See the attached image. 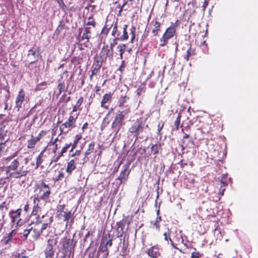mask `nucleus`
<instances>
[{
    "mask_svg": "<svg viewBox=\"0 0 258 258\" xmlns=\"http://www.w3.org/2000/svg\"><path fill=\"white\" fill-rule=\"evenodd\" d=\"M53 221V217L48 215H44L40 217L38 215L36 218L35 222H31L30 227L31 228V235L33 240H38L41 233L47 227H50V224Z\"/></svg>",
    "mask_w": 258,
    "mask_h": 258,
    "instance_id": "f257e3e1",
    "label": "nucleus"
},
{
    "mask_svg": "<svg viewBox=\"0 0 258 258\" xmlns=\"http://www.w3.org/2000/svg\"><path fill=\"white\" fill-rule=\"evenodd\" d=\"M128 132L134 134L136 140L138 138L147 140L149 129L148 125L146 124L145 120L143 118H139L129 128Z\"/></svg>",
    "mask_w": 258,
    "mask_h": 258,
    "instance_id": "f03ea898",
    "label": "nucleus"
},
{
    "mask_svg": "<svg viewBox=\"0 0 258 258\" xmlns=\"http://www.w3.org/2000/svg\"><path fill=\"white\" fill-rule=\"evenodd\" d=\"M75 242L73 239L65 238L62 242V258H73Z\"/></svg>",
    "mask_w": 258,
    "mask_h": 258,
    "instance_id": "7ed1b4c3",
    "label": "nucleus"
},
{
    "mask_svg": "<svg viewBox=\"0 0 258 258\" xmlns=\"http://www.w3.org/2000/svg\"><path fill=\"white\" fill-rule=\"evenodd\" d=\"M124 116L123 112L119 111L116 114L111 124V128L112 131V133L114 134V138L117 136L119 132L123 128V126L125 124Z\"/></svg>",
    "mask_w": 258,
    "mask_h": 258,
    "instance_id": "20e7f679",
    "label": "nucleus"
},
{
    "mask_svg": "<svg viewBox=\"0 0 258 258\" xmlns=\"http://www.w3.org/2000/svg\"><path fill=\"white\" fill-rule=\"evenodd\" d=\"M57 242L56 238H50L47 240V246L44 250L45 258H57L58 257V253L55 254L53 248Z\"/></svg>",
    "mask_w": 258,
    "mask_h": 258,
    "instance_id": "39448f33",
    "label": "nucleus"
},
{
    "mask_svg": "<svg viewBox=\"0 0 258 258\" xmlns=\"http://www.w3.org/2000/svg\"><path fill=\"white\" fill-rule=\"evenodd\" d=\"M176 32V26L172 23V25L168 27L162 37L160 38L161 46H165L168 42V40L172 38Z\"/></svg>",
    "mask_w": 258,
    "mask_h": 258,
    "instance_id": "423d86ee",
    "label": "nucleus"
},
{
    "mask_svg": "<svg viewBox=\"0 0 258 258\" xmlns=\"http://www.w3.org/2000/svg\"><path fill=\"white\" fill-rule=\"evenodd\" d=\"M22 210L21 209H18L15 211H10L9 212V216L11 218V223L12 226L18 227L22 225V221L20 218Z\"/></svg>",
    "mask_w": 258,
    "mask_h": 258,
    "instance_id": "0eeeda50",
    "label": "nucleus"
},
{
    "mask_svg": "<svg viewBox=\"0 0 258 258\" xmlns=\"http://www.w3.org/2000/svg\"><path fill=\"white\" fill-rule=\"evenodd\" d=\"M39 197L41 200L47 202L49 198L50 194V188L48 185L45 184L44 182H42L39 185Z\"/></svg>",
    "mask_w": 258,
    "mask_h": 258,
    "instance_id": "6e6552de",
    "label": "nucleus"
},
{
    "mask_svg": "<svg viewBox=\"0 0 258 258\" xmlns=\"http://www.w3.org/2000/svg\"><path fill=\"white\" fill-rule=\"evenodd\" d=\"M129 167V163L126 164L122 166V170L121 171L119 176L116 179V180H119V185L124 183L127 181L130 173Z\"/></svg>",
    "mask_w": 258,
    "mask_h": 258,
    "instance_id": "1a4fd4ad",
    "label": "nucleus"
},
{
    "mask_svg": "<svg viewBox=\"0 0 258 258\" xmlns=\"http://www.w3.org/2000/svg\"><path fill=\"white\" fill-rule=\"evenodd\" d=\"M25 94L23 90H20L15 101V108L17 109L18 111L22 107V103L25 100Z\"/></svg>",
    "mask_w": 258,
    "mask_h": 258,
    "instance_id": "9d476101",
    "label": "nucleus"
},
{
    "mask_svg": "<svg viewBox=\"0 0 258 258\" xmlns=\"http://www.w3.org/2000/svg\"><path fill=\"white\" fill-rule=\"evenodd\" d=\"M40 52L37 48L32 47L28 51V56L31 60L30 63H32L37 61Z\"/></svg>",
    "mask_w": 258,
    "mask_h": 258,
    "instance_id": "9b49d317",
    "label": "nucleus"
},
{
    "mask_svg": "<svg viewBox=\"0 0 258 258\" xmlns=\"http://www.w3.org/2000/svg\"><path fill=\"white\" fill-rule=\"evenodd\" d=\"M76 125L68 121H66L59 126L60 134H67L70 131L75 127Z\"/></svg>",
    "mask_w": 258,
    "mask_h": 258,
    "instance_id": "f8f14e48",
    "label": "nucleus"
},
{
    "mask_svg": "<svg viewBox=\"0 0 258 258\" xmlns=\"http://www.w3.org/2000/svg\"><path fill=\"white\" fill-rule=\"evenodd\" d=\"M20 165V163L18 159H14L9 165L5 167V171L7 174L13 171L16 170Z\"/></svg>",
    "mask_w": 258,
    "mask_h": 258,
    "instance_id": "ddd939ff",
    "label": "nucleus"
},
{
    "mask_svg": "<svg viewBox=\"0 0 258 258\" xmlns=\"http://www.w3.org/2000/svg\"><path fill=\"white\" fill-rule=\"evenodd\" d=\"M109 251L106 245L100 246L98 250L95 258H107Z\"/></svg>",
    "mask_w": 258,
    "mask_h": 258,
    "instance_id": "4468645a",
    "label": "nucleus"
},
{
    "mask_svg": "<svg viewBox=\"0 0 258 258\" xmlns=\"http://www.w3.org/2000/svg\"><path fill=\"white\" fill-rule=\"evenodd\" d=\"M84 26V32H83V35L81 37V40H86V42H88L90 38L91 37V34L92 27L90 26Z\"/></svg>",
    "mask_w": 258,
    "mask_h": 258,
    "instance_id": "2eb2a0df",
    "label": "nucleus"
},
{
    "mask_svg": "<svg viewBox=\"0 0 258 258\" xmlns=\"http://www.w3.org/2000/svg\"><path fill=\"white\" fill-rule=\"evenodd\" d=\"M147 253L149 256L152 258H157L160 255L159 249L157 246H153L149 248Z\"/></svg>",
    "mask_w": 258,
    "mask_h": 258,
    "instance_id": "dca6fc26",
    "label": "nucleus"
},
{
    "mask_svg": "<svg viewBox=\"0 0 258 258\" xmlns=\"http://www.w3.org/2000/svg\"><path fill=\"white\" fill-rule=\"evenodd\" d=\"M101 51L104 52L105 58L106 59L107 57L112 58L113 55V49L111 47H109L108 45H104L101 49Z\"/></svg>",
    "mask_w": 258,
    "mask_h": 258,
    "instance_id": "f3484780",
    "label": "nucleus"
},
{
    "mask_svg": "<svg viewBox=\"0 0 258 258\" xmlns=\"http://www.w3.org/2000/svg\"><path fill=\"white\" fill-rule=\"evenodd\" d=\"M150 26L153 27L152 32L154 36H157L158 31L160 30L161 23L157 21L153 20L150 23Z\"/></svg>",
    "mask_w": 258,
    "mask_h": 258,
    "instance_id": "a211bd4d",
    "label": "nucleus"
},
{
    "mask_svg": "<svg viewBox=\"0 0 258 258\" xmlns=\"http://www.w3.org/2000/svg\"><path fill=\"white\" fill-rule=\"evenodd\" d=\"M95 146V143L94 142H92L90 143L89 145L88 148L87 150L85 153V156L84 157L83 159V163H84L85 162H86L88 160V158L87 157L88 156L92 153L94 149Z\"/></svg>",
    "mask_w": 258,
    "mask_h": 258,
    "instance_id": "6ab92c4d",
    "label": "nucleus"
},
{
    "mask_svg": "<svg viewBox=\"0 0 258 258\" xmlns=\"http://www.w3.org/2000/svg\"><path fill=\"white\" fill-rule=\"evenodd\" d=\"M77 160V158H75V159L71 160L67 164V167L66 168V171L67 173H68L69 174H71L72 172L75 170L76 168L75 166V162Z\"/></svg>",
    "mask_w": 258,
    "mask_h": 258,
    "instance_id": "aec40b11",
    "label": "nucleus"
},
{
    "mask_svg": "<svg viewBox=\"0 0 258 258\" xmlns=\"http://www.w3.org/2000/svg\"><path fill=\"white\" fill-rule=\"evenodd\" d=\"M112 95L111 94L108 93L105 94L103 95L102 99L101 102V105L102 107L107 108L108 107L105 105V104L108 102L109 101H110L111 99Z\"/></svg>",
    "mask_w": 258,
    "mask_h": 258,
    "instance_id": "412c9836",
    "label": "nucleus"
},
{
    "mask_svg": "<svg viewBox=\"0 0 258 258\" xmlns=\"http://www.w3.org/2000/svg\"><path fill=\"white\" fill-rule=\"evenodd\" d=\"M105 59L104 52L103 51H101L99 53V56L97 57L95 60V63L94 65L99 66L100 68H101L103 61Z\"/></svg>",
    "mask_w": 258,
    "mask_h": 258,
    "instance_id": "4be33fe9",
    "label": "nucleus"
},
{
    "mask_svg": "<svg viewBox=\"0 0 258 258\" xmlns=\"http://www.w3.org/2000/svg\"><path fill=\"white\" fill-rule=\"evenodd\" d=\"M127 25L124 24L123 25L122 27V34L119 36V39H120V41H124L126 40L128 38V33L127 31Z\"/></svg>",
    "mask_w": 258,
    "mask_h": 258,
    "instance_id": "5701e85b",
    "label": "nucleus"
},
{
    "mask_svg": "<svg viewBox=\"0 0 258 258\" xmlns=\"http://www.w3.org/2000/svg\"><path fill=\"white\" fill-rule=\"evenodd\" d=\"M195 180L193 178L186 177L184 179V183L188 188H193L195 186Z\"/></svg>",
    "mask_w": 258,
    "mask_h": 258,
    "instance_id": "b1692460",
    "label": "nucleus"
},
{
    "mask_svg": "<svg viewBox=\"0 0 258 258\" xmlns=\"http://www.w3.org/2000/svg\"><path fill=\"white\" fill-rule=\"evenodd\" d=\"M195 146L194 142L191 140H188V143H186V141H183L182 143V144L180 145L181 147V150L183 151L184 149L186 147H188L189 148H193ZM183 154V152L182 153Z\"/></svg>",
    "mask_w": 258,
    "mask_h": 258,
    "instance_id": "393cba45",
    "label": "nucleus"
},
{
    "mask_svg": "<svg viewBox=\"0 0 258 258\" xmlns=\"http://www.w3.org/2000/svg\"><path fill=\"white\" fill-rule=\"evenodd\" d=\"M161 144L159 142H157L154 145H153L151 147L152 154L154 155H156L159 152V149L161 148Z\"/></svg>",
    "mask_w": 258,
    "mask_h": 258,
    "instance_id": "a878e982",
    "label": "nucleus"
},
{
    "mask_svg": "<svg viewBox=\"0 0 258 258\" xmlns=\"http://www.w3.org/2000/svg\"><path fill=\"white\" fill-rule=\"evenodd\" d=\"M82 138V135L80 134L77 135L75 136V140H74V142L73 143H72L71 145V149L70 151V152H72L73 150L76 147L77 145L80 140Z\"/></svg>",
    "mask_w": 258,
    "mask_h": 258,
    "instance_id": "bb28decb",
    "label": "nucleus"
},
{
    "mask_svg": "<svg viewBox=\"0 0 258 258\" xmlns=\"http://www.w3.org/2000/svg\"><path fill=\"white\" fill-rule=\"evenodd\" d=\"M9 139L0 142V153L6 151L9 148V146L7 145Z\"/></svg>",
    "mask_w": 258,
    "mask_h": 258,
    "instance_id": "cd10ccee",
    "label": "nucleus"
},
{
    "mask_svg": "<svg viewBox=\"0 0 258 258\" xmlns=\"http://www.w3.org/2000/svg\"><path fill=\"white\" fill-rule=\"evenodd\" d=\"M38 141L33 136H32L31 139L28 141L27 147L28 148H33L35 147L36 143Z\"/></svg>",
    "mask_w": 258,
    "mask_h": 258,
    "instance_id": "c85d7f7f",
    "label": "nucleus"
},
{
    "mask_svg": "<svg viewBox=\"0 0 258 258\" xmlns=\"http://www.w3.org/2000/svg\"><path fill=\"white\" fill-rule=\"evenodd\" d=\"M126 45L124 44H120L117 46L119 55H121V59L123 58V54L124 53L126 49Z\"/></svg>",
    "mask_w": 258,
    "mask_h": 258,
    "instance_id": "c756f323",
    "label": "nucleus"
},
{
    "mask_svg": "<svg viewBox=\"0 0 258 258\" xmlns=\"http://www.w3.org/2000/svg\"><path fill=\"white\" fill-rule=\"evenodd\" d=\"M109 120L108 119V115H107L103 119L102 124L100 126L101 131H103L109 124Z\"/></svg>",
    "mask_w": 258,
    "mask_h": 258,
    "instance_id": "7c9ffc66",
    "label": "nucleus"
},
{
    "mask_svg": "<svg viewBox=\"0 0 258 258\" xmlns=\"http://www.w3.org/2000/svg\"><path fill=\"white\" fill-rule=\"evenodd\" d=\"M31 228H32L30 227V224H29L26 228L24 230L23 236L26 239L27 238L28 235L31 233Z\"/></svg>",
    "mask_w": 258,
    "mask_h": 258,
    "instance_id": "2f4dec72",
    "label": "nucleus"
},
{
    "mask_svg": "<svg viewBox=\"0 0 258 258\" xmlns=\"http://www.w3.org/2000/svg\"><path fill=\"white\" fill-rule=\"evenodd\" d=\"M96 25V22L93 20L91 17L89 18V21L87 23H84V26H92V28H95Z\"/></svg>",
    "mask_w": 258,
    "mask_h": 258,
    "instance_id": "473e14b6",
    "label": "nucleus"
},
{
    "mask_svg": "<svg viewBox=\"0 0 258 258\" xmlns=\"http://www.w3.org/2000/svg\"><path fill=\"white\" fill-rule=\"evenodd\" d=\"M43 152V151L41 152L36 158V168H37L43 162V159L42 158Z\"/></svg>",
    "mask_w": 258,
    "mask_h": 258,
    "instance_id": "72a5a7b5",
    "label": "nucleus"
},
{
    "mask_svg": "<svg viewBox=\"0 0 258 258\" xmlns=\"http://www.w3.org/2000/svg\"><path fill=\"white\" fill-rule=\"evenodd\" d=\"M47 87V84L46 82H44L41 83L37 85L36 87L35 90L36 91H40L41 90H43Z\"/></svg>",
    "mask_w": 258,
    "mask_h": 258,
    "instance_id": "f704fd0d",
    "label": "nucleus"
},
{
    "mask_svg": "<svg viewBox=\"0 0 258 258\" xmlns=\"http://www.w3.org/2000/svg\"><path fill=\"white\" fill-rule=\"evenodd\" d=\"M16 232L17 230L16 229H14L8 234L7 237L6 238H7V239L6 240L7 243L11 240L13 236L16 234Z\"/></svg>",
    "mask_w": 258,
    "mask_h": 258,
    "instance_id": "c9c22d12",
    "label": "nucleus"
},
{
    "mask_svg": "<svg viewBox=\"0 0 258 258\" xmlns=\"http://www.w3.org/2000/svg\"><path fill=\"white\" fill-rule=\"evenodd\" d=\"M63 217V220L64 221H67V223H68V221L69 219L71 218V217L73 216L71 212H64L63 215H62Z\"/></svg>",
    "mask_w": 258,
    "mask_h": 258,
    "instance_id": "e433bc0d",
    "label": "nucleus"
},
{
    "mask_svg": "<svg viewBox=\"0 0 258 258\" xmlns=\"http://www.w3.org/2000/svg\"><path fill=\"white\" fill-rule=\"evenodd\" d=\"M57 88L59 90L58 95H60L62 92H64L66 90V88L64 83H60L57 86Z\"/></svg>",
    "mask_w": 258,
    "mask_h": 258,
    "instance_id": "4c0bfd02",
    "label": "nucleus"
},
{
    "mask_svg": "<svg viewBox=\"0 0 258 258\" xmlns=\"http://www.w3.org/2000/svg\"><path fill=\"white\" fill-rule=\"evenodd\" d=\"M10 177H14L15 178H20L22 177L19 173H18L16 170L13 171V172H11L8 173Z\"/></svg>",
    "mask_w": 258,
    "mask_h": 258,
    "instance_id": "58836bf2",
    "label": "nucleus"
},
{
    "mask_svg": "<svg viewBox=\"0 0 258 258\" xmlns=\"http://www.w3.org/2000/svg\"><path fill=\"white\" fill-rule=\"evenodd\" d=\"M194 54V50H192L190 47L186 51V54L184 56V58L186 60H188L190 56Z\"/></svg>",
    "mask_w": 258,
    "mask_h": 258,
    "instance_id": "ea45409f",
    "label": "nucleus"
},
{
    "mask_svg": "<svg viewBox=\"0 0 258 258\" xmlns=\"http://www.w3.org/2000/svg\"><path fill=\"white\" fill-rule=\"evenodd\" d=\"M71 145H72V143H70L69 144H66L62 148V149H61V151L60 152V155H63V154L65 153H66L68 149H69V148L70 147H71Z\"/></svg>",
    "mask_w": 258,
    "mask_h": 258,
    "instance_id": "a19ab883",
    "label": "nucleus"
},
{
    "mask_svg": "<svg viewBox=\"0 0 258 258\" xmlns=\"http://www.w3.org/2000/svg\"><path fill=\"white\" fill-rule=\"evenodd\" d=\"M128 99V97H127L126 96H124L121 97V98H120L119 102H118L119 106H122L123 105V104L124 103H125Z\"/></svg>",
    "mask_w": 258,
    "mask_h": 258,
    "instance_id": "79ce46f5",
    "label": "nucleus"
},
{
    "mask_svg": "<svg viewBox=\"0 0 258 258\" xmlns=\"http://www.w3.org/2000/svg\"><path fill=\"white\" fill-rule=\"evenodd\" d=\"M120 40L119 39V34H117V37H115L114 39H113L112 42L110 43V47L111 48H113V47L117 44V41Z\"/></svg>",
    "mask_w": 258,
    "mask_h": 258,
    "instance_id": "37998d69",
    "label": "nucleus"
},
{
    "mask_svg": "<svg viewBox=\"0 0 258 258\" xmlns=\"http://www.w3.org/2000/svg\"><path fill=\"white\" fill-rule=\"evenodd\" d=\"M181 115L179 113L176 117V120L174 122V125L176 126L177 130L179 128V125L180 122Z\"/></svg>",
    "mask_w": 258,
    "mask_h": 258,
    "instance_id": "c03bdc74",
    "label": "nucleus"
},
{
    "mask_svg": "<svg viewBox=\"0 0 258 258\" xmlns=\"http://www.w3.org/2000/svg\"><path fill=\"white\" fill-rule=\"evenodd\" d=\"M100 69L99 66H95L94 69L92 71L91 75L90 76L91 79H92L93 75H95L97 74L98 70Z\"/></svg>",
    "mask_w": 258,
    "mask_h": 258,
    "instance_id": "a18cd8bd",
    "label": "nucleus"
},
{
    "mask_svg": "<svg viewBox=\"0 0 258 258\" xmlns=\"http://www.w3.org/2000/svg\"><path fill=\"white\" fill-rule=\"evenodd\" d=\"M40 211V208L39 206L34 205L32 212V214L33 215H36Z\"/></svg>",
    "mask_w": 258,
    "mask_h": 258,
    "instance_id": "49530a36",
    "label": "nucleus"
},
{
    "mask_svg": "<svg viewBox=\"0 0 258 258\" xmlns=\"http://www.w3.org/2000/svg\"><path fill=\"white\" fill-rule=\"evenodd\" d=\"M16 171L19 173L22 176H25L28 173L27 170H24L20 168L19 170L18 169L16 170Z\"/></svg>",
    "mask_w": 258,
    "mask_h": 258,
    "instance_id": "de8ad7c7",
    "label": "nucleus"
},
{
    "mask_svg": "<svg viewBox=\"0 0 258 258\" xmlns=\"http://www.w3.org/2000/svg\"><path fill=\"white\" fill-rule=\"evenodd\" d=\"M117 21L115 22V23L113 26V29L112 31V35L113 36H115L116 34L117 33Z\"/></svg>",
    "mask_w": 258,
    "mask_h": 258,
    "instance_id": "09e8293b",
    "label": "nucleus"
},
{
    "mask_svg": "<svg viewBox=\"0 0 258 258\" xmlns=\"http://www.w3.org/2000/svg\"><path fill=\"white\" fill-rule=\"evenodd\" d=\"M46 134V132L44 131H41L37 137H35L38 141L41 139Z\"/></svg>",
    "mask_w": 258,
    "mask_h": 258,
    "instance_id": "8fccbe9b",
    "label": "nucleus"
},
{
    "mask_svg": "<svg viewBox=\"0 0 258 258\" xmlns=\"http://www.w3.org/2000/svg\"><path fill=\"white\" fill-rule=\"evenodd\" d=\"M41 199L39 195H37V197H35L33 199V203L35 206H39V204L40 203V200Z\"/></svg>",
    "mask_w": 258,
    "mask_h": 258,
    "instance_id": "3c124183",
    "label": "nucleus"
},
{
    "mask_svg": "<svg viewBox=\"0 0 258 258\" xmlns=\"http://www.w3.org/2000/svg\"><path fill=\"white\" fill-rule=\"evenodd\" d=\"M170 232L169 230L168 229V230L167 232H165L163 234V236L164 237V239L166 241H168V240H171V238L169 236Z\"/></svg>",
    "mask_w": 258,
    "mask_h": 258,
    "instance_id": "603ef678",
    "label": "nucleus"
},
{
    "mask_svg": "<svg viewBox=\"0 0 258 258\" xmlns=\"http://www.w3.org/2000/svg\"><path fill=\"white\" fill-rule=\"evenodd\" d=\"M6 136V133H4V131L2 130V128H1L0 129V142H1L2 140L3 141H5V136Z\"/></svg>",
    "mask_w": 258,
    "mask_h": 258,
    "instance_id": "864d4df0",
    "label": "nucleus"
},
{
    "mask_svg": "<svg viewBox=\"0 0 258 258\" xmlns=\"http://www.w3.org/2000/svg\"><path fill=\"white\" fill-rule=\"evenodd\" d=\"M151 224L152 225H153V226L156 228V229L159 231L160 230V224L158 222H157V221H151Z\"/></svg>",
    "mask_w": 258,
    "mask_h": 258,
    "instance_id": "5fc2aeb1",
    "label": "nucleus"
},
{
    "mask_svg": "<svg viewBox=\"0 0 258 258\" xmlns=\"http://www.w3.org/2000/svg\"><path fill=\"white\" fill-rule=\"evenodd\" d=\"M201 256V254L198 252H192L191 258H199Z\"/></svg>",
    "mask_w": 258,
    "mask_h": 258,
    "instance_id": "6e6d98bb",
    "label": "nucleus"
},
{
    "mask_svg": "<svg viewBox=\"0 0 258 258\" xmlns=\"http://www.w3.org/2000/svg\"><path fill=\"white\" fill-rule=\"evenodd\" d=\"M95 254V250H93L92 251H90L87 255V258H94Z\"/></svg>",
    "mask_w": 258,
    "mask_h": 258,
    "instance_id": "4d7b16f0",
    "label": "nucleus"
},
{
    "mask_svg": "<svg viewBox=\"0 0 258 258\" xmlns=\"http://www.w3.org/2000/svg\"><path fill=\"white\" fill-rule=\"evenodd\" d=\"M121 254L123 256L126 254V246H125L124 243H123V246L121 251Z\"/></svg>",
    "mask_w": 258,
    "mask_h": 258,
    "instance_id": "13d9d810",
    "label": "nucleus"
},
{
    "mask_svg": "<svg viewBox=\"0 0 258 258\" xmlns=\"http://www.w3.org/2000/svg\"><path fill=\"white\" fill-rule=\"evenodd\" d=\"M67 121L72 123V124H75L76 118H74L73 116L71 115L70 116Z\"/></svg>",
    "mask_w": 258,
    "mask_h": 258,
    "instance_id": "bf43d9fd",
    "label": "nucleus"
},
{
    "mask_svg": "<svg viewBox=\"0 0 258 258\" xmlns=\"http://www.w3.org/2000/svg\"><path fill=\"white\" fill-rule=\"evenodd\" d=\"M83 102V97H80L79 98V99H78V100L77 101L76 105H77V106H78V107H80V106L82 104Z\"/></svg>",
    "mask_w": 258,
    "mask_h": 258,
    "instance_id": "052dcab7",
    "label": "nucleus"
},
{
    "mask_svg": "<svg viewBox=\"0 0 258 258\" xmlns=\"http://www.w3.org/2000/svg\"><path fill=\"white\" fill-rule=\"evenodd\" d=\"M125 67V61L123 60L121 62L120 66L119 67L118 70L120 71V72H122L124 70Z\"/></svg>",
    "mask_w": 258,
    "mask_h": 258,
    "instance_id": "680f3d73",
    "label": "nucleus"
},
{
    "mask_svg": "<svg viewBox=\"0 0 258 258\" xmlns=\"http://www.w3.org/2000/svg\"><path fill=\"white\" fill-rule=\"evenodd\" d=\"M63 26H61V25L58 26V27L57 28V29L55 31V33L56 35H58L60 33V31L63 29Z\"/></svg>",
    "mask_w": 258,
    "mask_h": 258,
    "instance_id": "e2e57ef3",
    "label": "nucleus"
},
{
    "mask_svg": "<svg viewBox=\"0 0 258 258\" xmlns=\"http://www.w3.org/2000/svg\"><path fill=\"white\" fill-rule=\"evenodd\" d=\"M62 156V155H60V153H59L58 155L54 156L52 161L56 162Z\"/></svg>",
    "mask_w": 258,
    "mask_h": 258,
    "instance_id": "0e129e2a",
    "label": "nucleus"
},
{
    "mask_svg": "<svg viewBox=\"0 0 258 258\" xmlns=\"http://www.w3.org/2000/svg\"><path fill=\"white\" fill-rule=\"evenodd\" d=\"M58 4L59 7L61 8H63L65 7V5L63 2V0H56Z\"/></svg>",
    "mask_w": 258,
    "mask_h": 258,
    "instance_id": "69168bd1",
    "label": "nucleus"
},
{
    "mask_svg": "<svg viewBox=\"0 0 258 258\" xmlns=\"http://www.w3.org/2000/svg\"><path fill=\"white\" fill-rule=\"evenodd\" d=\"M163 125H164V124H162L161 125H160V124H159L158 125V130H157V134L158 135H161V131L162 130L163 128Z\"/></svg>",
    "mask_w": 258,
    "mask_h": 258,
    "instance_id": "338daca9",
    "label": "nucleus"
},
{
    "mask_svg": "<svg viewBox=\"0 0 258 258\" xmlns=\"http://www.w3.org/2000/svg\"><path fill=\"white\" fill-rule=\"evenodd\" d=\"M64 177V174L62 172H59V174L57 177L56 178V180L61 179Z\"/></svg>",
    "mask_w": 258,
    "mask_h": 258,
    "instance_id": "774afa93",
    "label": "nucleus"
}]
</instances>
